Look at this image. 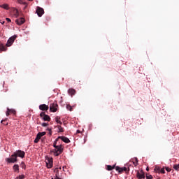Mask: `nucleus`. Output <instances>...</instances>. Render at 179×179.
<instances>
[{"label":"nucleus","instance_id":"f257e3e1","mask_svg":"<svg viewBox=\"0 0 179 179\" xmlns=\"http://www.w3.org/2000/svg\"><path fill=\"white\" fill-rule=\"evenodd\" d=\"M63 152L62 145H59V148H56L50 151V153H53L54 156H59Z\"/></svg>","mask_w":179,"mask_h":179},{"label":"nucleus","instance_id":"f03ea898","mask_svg":"<svg viewBox=\"0 0 179 179\" xmlns=\"http://www.w3.org/2000/svg\"><path fill=\"white\" fill-rule=\"evenodd\" d=\"M6 162H7L8 163H17V157L16 156V154L13 152L10 158L6 159Z\"/></svg>","mask_w":179,"mask_h":179},{"label":"nucleus","instance_id":"7ed1b4c3","mask_svg":"<svg viewBox=\"0 0 179 179\" xmlns=\"http://www.w3.org/2000/svg\"><path fill=\"white\" fill-rule=\"evenodd\" d=\"M17 37V36H16V35H14V36L10 37L7 41L6 46L10 47L12 45V44H13V43H15V40H16Z\"/></svg>","mask_w":179,"mask_h":179},{"label":"nucleus","instance_id":"20e7f679","mask_svg":"<svg viewBox=\"0 0 179 179\" xmlns=\"http://www.w3.org/2000/svg\"><path fill=\"white\" fill-rule=\"evenodd\" d=\"M40 117L43 121H48L50 122L51 121V117H50V115H46L45 112H41L40 113Z\"/></svg>","mask_w":179,"mask_h":179},{"label":"nucleus","instance_id":"39448f33","mask_svg":"<svg viewBox=\"0 0 179 179\" xmlns=\"http://www.w3.org/2000/svg\"><path fill=\"white\" fill-rule=\"evenodd\" d=\"M50 110L52 113H57V110H58V103L54 102L50 105Z\"/></svg>","mask_w":179,"mask_h":179},{"label":"nucleus","instance_id":"423d86ee","mask_svg":"<svg viewBox=\"0 0 179 179\" xmlns=\"http://www.w3.org/2000/svg\"><path fill=\"white\" fill-rule=\"evenodd\" d=\"M45 163H46V167H48V169L52 168L53 160L52 157L50 158L47 157L45 159Z\"/></svg>","mask_w":179,"mask_h":179},{"label":"nucleus","instance_id":"0eeeda50","mask_svg":"<svg viewBox=\"0 0 179 179\" xmlns=\"http://www.w3.org/2000/svg\"><path fill=\"white\" fill-rule=\"evenodd\" d=\"M14 153H15V156H17V157H21V159H24L26 155V152H24V151H22L21 150H18L15 151Z\"/></svg>","mask_w":179,"mask_h":179},{"label":"nucleus","instance_id":"6e6552de","mask_svg":"<svg viewBox=\"0 0 179 179\" xmlns=\"http://www.w3.org/2000/svg\"><path fill=\"white\" fill-rule=\"evenodd\" d=\"M115 170L116 171H118V173L120 174H122V173H124V171L127 172L128 171V169H127V167H120V166H116L115 167Z\"/></svg>","mask_w":179,"mask_h":179},{"label":"nucleus","instance_id":"1a4fd4ad","mask_svg":"<svg viewBox=\"0 0 179 179\" xmlns=\"http://www.w3.org/2000/svg\"><path fill=\"white\" fill-rule=\"evenodd\" d=\"M36 13L39 17H41L44 15V9L41 7H37Z\"/></svg>","mask_w":179,"mask_h":179},{"label":"nucleus","instance_id":"9d476101","mask_svg":"<svg viewBox=\"0 0 179 179\" xmlns=\"http://www.w3.org/2000/svg\"><path fill=\"white\" fill-rule=\"evenodd\" d=\"M136 177L139 179L145 178V172H143V170H141L140 171H138L136 173Z\"/></svg>","mask_w":179,"mask_h":179},{"label":"nucleus","instance_id":"9b49d317","mask_svg":"<svg viewBox=\"0 0 179 179\" xmlns=\"http://www.w3.org/2000/svg\"><path fill=\"white\" fill-rule=\"evenodd\" d=\"M25 22H26V20L23 17H20L15 20V23H17V24H18V26H22V24H23V23H24Z\"/></svg>","mask_w":179,"mask_h":179},{"label":"nucleus","instance_id":"f8f14e48","mask_svg":"<svg viewBox=\"0 0 179 179\" xmlns=\"http://www.w3.org/2000/svg\"><path fill=\"white\" fill-rule=\"evenodd\" d=\"M10 114H16V110H15V109H10L9 108H8L6 115L8 117V115H10Z\"/></svg>","mask_w":179,"mask_h":179},{"label":"nucleus","instance_id":"ddd939ff","mask_svg":"<svg viewBox=\"0 0 179 179\" xmlns=\"http://www.w3.org/2000/svg\"><path fill=\"white\" fill-rule=\"evenodd\" d=\"M48 106L45 104H41L39 106V110H41V111H48Z\"/></svg>","mask_w":179,"mask_h":179},{"label":"nucleus","instance_id":"4468645a","mask_svg":"<svg viewBox=\"0 0 179 179\" xmlns=\"http://www.w3.org/2000/svg\"><path fill=\"white\" fill-rule=\"evenodd\" d=\"M58 139H62V141L63 142H64L65 143H71V140H69V138H68L67 137H65V136H59Z\"/></svg>","mask_w":179,"mask_h":179},{"label":"nucleus","instance_id":"2eb2a0df","mask_svg":"<svg viewBox=\"0 0 179 179\" xmlns=\"http://www.w3.org/2000/svg\"><path fill=\"white\" fill-rule=\"evenodd\" d=\"M68 93L69 94H70L72 97V96H74V94H76V90H75V89H72V88H70L68 90Z\"/></svg>","mask_w":179,"mask_h":179},{"label":"nucleus","instance_id":"dca6fc26","mask_svg":"<svg viewBox=\"0 0 179 179\" xmlns=\"http://www.w3.org/2000/svg\"><path fill=\"white\" fill-rule=\"evenodd\" d=\"M6 50H8V48H6V46L3 45V44L0 43V52L6 51Z\"/></svg>","mask_w":179,"mask_h":179},{"label":"nucleus","instance_id":"f3484780","mask_svg":"<svg viewBox=\"0 0 179 179\" xmlns=\"http://www.w3.org/2000/svg\"><path fill=\"white\" fill-rule=\"evenodd\" d=\"M13 170H14L15 173H19V165L18 164H15L13 166Z\"/></svg>","mask_w":179,"mask_h":179},{"label":"nucleus","instance_id":"a211bd4d","mask_svg":"<svg viewBox=\"0 0 179 179\" xmlns=\"http://www.w3.org/2000/svg\"><path fill=\"white\" fill-rule=\"evenodd\" d=\"M61 117L59 116H57L55 117V122H57V124H59L60 125H62V122H61Z\"/></svg>","mask_w":179,"mask_h":179},{"label":"nucleus","instance_id":"6ab92c4d","mask_svg":"<svg viewBox=\"0 0 179 179\" xmlns=\"http://www.w3.org/2000/svg\"><path fill=\"white\" fill-rule=\"evenodd\" d=\"M45 131H43V132H39L37 135H36V137L39 139H41V137L42 136H44V135H45Z\"/></svg>","mask_w":179,"mask_h":179},{"label":"nucleus","instance_id":"aec40b11","mask_svg":"<svg viewBox=\"0 0 179 179\" xmlns=\"http://www.w3.org/2000/svg\"><path fill=\"white\" fill-rule=\"evenodd\" d=\"M114 169H115V165H107L106 170H108V171H111V170H114Z\"/></svg>","mask_w":179,"mask_h":179},{"label":"nucleus","instance_id":"412c9836","mask_svg":"<svg viewBox=\"0 0 179 179\" xmlns=\"http://www.w3.org/2000/svg\"><path fill=\"white\" fill-rule=\"evenodd\" d=\"M0 6L3 8V9H6V10L9 9V5L8 4H2Z\"/></svg>","mask_w":179,"mask_h":179},{"label":"nucleus","instance_id":"4be33fe9","mask_svg":"<svg viewBox=\"0 0 179 179\" xmlns=\"http://www.w3.org/2000/svg\"><path fill=\"white\" fill-rule=\"evenodd\" d=\"M57 127L59 129L58 132H64V127H61V125H57Z\"/></svg>","mask_w":179,"mask_h":179},{"label":"nucleus","instance_id":"5701e85b","mask_svg":"<svg viewBox=\"0 0 179 179\" xmlns=\"http://www.w3.org/2000/svg\"><path fill=\"white\" fill-rule=\"evenodd\" d=\"M57 142H58V138L53 143V148H59V145H57Z\"/></svg>","mask_w":179,"mask_h":179},{"label":"nucleus","instance_id":"b1692460","mask_svg":"<svg viewBox=\"0 0 179 179\" xmlns=\"http://www.w3.org/2000/svg\"><path fill=\"white\" fill-rule=\"evenodd\" d=\"M15 17H19V10H14Z\"/></svg>","mask_w":179,"mask_h":179},{"label":"nucleus","instance_id":"393cba45","mask_svg":"<svg viewBox=\"0 0 179 179\" xmlns=\"http://www.w3.org/2000/svg\"><path fill=\"white\" fill-rule=\"evenodd\" d=\"M22 169H24V170H26V164H24V162H21V164H20Z\"/></svg>","mask_w":179,"mask_h":179},{"label":"nucleus","instance_id":"a878e982","mask_svg":"<svg viewBox=\"0 0 179 179\" xmlns=\"http://www.w3.org/2000/svg\"><path fill=\"white\" fill-rule=\"evenodd\" d=\"M59 168H56L55 170H54V172L56 173V176H59Z\"/></svg>","mask_w":179,"mask_h":179},{"label":"nucleus","instance_id":"bb28decb","mask_svg":"<svg viewBox=\"0 0 179 179\" xmlns=\"http://www.w3.org/2000/svg\"><path fill=\"white\" fill-rule=\"evenodd\" d=\"M66 108L68 110H69V111H72V110H73L72 106H71L70 105H67L66 106Z\"/></svg>","mask_w":179,"mask_h":179},{"label":"nucleus","instance_id":"cd10ccee","mask_svg":"<svg viewBox=\"0 0 179 179\" xmlns=\"http://www.w3.org/2000/svg\"><path fill=\"white\" fill-rule=\"evenodd\" d=\"M39 141H40V138H38V137L36 136V138L34 140V143H38Z\"/></svg>","mask_w":179,"mask_h":179},{"label":"nucleus","instance_id":"c85d7f7f","mask_svg":"<svg viewBox=\"0 0 179 179\" xmlns=\"http://www.w3.org/2000/svg\"><path fill=\"white\" fill-rule=\"evenodd\" d=\"M173 169H174L175 170H178V169H179V164H175V165H173Z\"/></svg>","mask_w":179,"mask_h":179},{"label":"nucleus","instance_id":"c756f323","mask_svg":"<svg viewBox=\"0 0 179 179\" xmlns=\"http://www.w3.org/2000/svg\"><path fill=\"white\" fill-rule=\"evenodd\" d=\"M159 171H160V173H162V174H165L166 173V171H164V169H163V168L161 169Z\"/></svg>","mask_w":179,"mask_h":179},{"label":"nucleus","instance_id":"7c9ffc66","mask_svg":"<svg viewBox=\"0 0 179 179\" xmlns=\"http://www.w3.org/2000/svg\"><path fill=\"white\" fill-rule=\"evenodd\" d=\"M155 171H156V173H159L160 171V168H155Z\"/></svg>","mask_w":179,"mask_h":179},{"label":"nucleus","instance_id":"2f4dec72","mask_svg":"<svg viewBox=\"0 0 179 179\" xmlns=\"http://www.w3.org/2000/svg\"><path fill=\"white\" fill-rule=\"evenodd\" d=\"M42 127H48V123H42Z\"/></svg>","mask_w":179,"mask_h":179},{"label":"nucleus","instance_id":"473e14b6","mask_svg":"<svg viewBox=\"0 0 179 179\" xmlns=\"http://www.w3.org/2000/svg\"><path fill=\"white\" fill-rule=\"evenodd\" d=\"M6 20L8 22V23H10V22H12L10 18H6Z\"/></svg>","mask_w":179,"mask_h":179},{"label":"nucleus","instance_id":"72a5a7b5","mask_svg":"<svg viewBox=\"0 0 179 179\" xmlns=\"http://www.w3.org/2000/svg\"><path fill=\"white\" fill-rule=\"evenodd\" d=\"M0 23L1 24H5V21L2 20H0Z\"/></svg>","mask_w":179,"mask_h":179},{"label":"nucleus","instance_id":"f704fd0d","mask_svg":"<svg viewBox=\"0 0 179 179\" xmlns=\"http://www.w3.org/2000/svg\"><path fill=\"white\" fill-rule=\"evenodd\" d=\"M147 179H152L153 177L152 176H149L146 177Z\"/></svg>","mask_w":179,"mask_h":179},{"label":"nucleus","instance_id":"c9c22d12","mask_svg":"<svg viewBox=\"0 0 179 179\" xmlns=\"http://www.w3.org/2000/svg\"><path fill=\"white\" fill-rule=\"evenodd\" d=\"M166 171H168V172L171 171V169L170 168H166Z\"/></svg>","mask_w":179,"mask_h":179},{"label":"nucleus","instance_id":"e433bc0d","mask_svg":"<svg viewBox=\"0 0 179 179\" xmlns=\"http://www.w3.org/2000/svg\"><path fill=\"white\" fill-rule=\"evenodd\" d=\"M82 133V131H80V130H77V131H76V134H81Z\"/></svg>","mask_w":179,"mask_h":179},{"label":"nucleus","instance_id":"4c0bfd02","mask_svg":"<svg viewBox=\"0 0 179 179\" xmlns=\"http://www.w3.org/2000/svg\"><path fill=\"white\" fill-rule=\"evenodd\" d=\"M55 179H62V178L58 177V176H56V177L55 178Z\"/></svg>","mask_w":179,"mask_h":179},{"label":"nucleus","instance_id":"58836bf2","mask_svg":"<svg viewBox=\"0 0 179 179\" xmlns=\"http://www.w3.org/2000/svg\"><path fill=\"white\" fill-rule=\"evenodd\" d=\"M49 135L51 136V135H52V131H49Z\"/></svg>","mask_w":179,"mask_h":179},{"label":"nucleus","instance_id":"ea45409f","mask_svg":"<svg viewBox=\"0 0 179 179\" xmlns=\"http://www.w3.org/2000/svg\"><path fill=\"white\" fill-rule=\"evenodd\" d=\"M5 121H6V120H1V123L3 124V122H5Z\"/></svg>","mask_w":179,"mask_h":179},{"label":"nucleus","instance_id":"a19ab883","mask_svg":"<svg viewBox=\"0 0 179 179\" xmlns=\"http://www.w3.org/2000/svg\"><path fill=\"white\" fill-rule=\"evenodd\" d=\"M18 1V2H19V3H22V0H17Z\"/></svg>","mask_w":179,"mask_h":179},{"label":"nucleus","instance_id":"79ce46f5","mask_svg":"<svg viewBox=\"0 0 179 179\" xmlns=\"http://www.w3.org/2000/svg\"><path fill=\"white\" fill-rule=\"evenodd\" d=\"M146 171H149V167H147V168H146Z\"/></svg>","mask_w":179,"mask_h":179},{"label":"nucleus","instance_id":"37998d69","mask_svg":"<svg viewBox=\"0 0 179 179\" xmlns=\"http://www.w3.org/2000/svg\"><path fill=\"white\" fill-rule=\"evenodd\" d=\"M3 125H8V123H3Z\"/></svg>","mask_w":179,"mask_h":179},{"label":"nucleus","instance_id":"c03bdc74","mask_svg":"<svg viewBox=\"0 0 179 179\" xmlns=\"http://www.w3.org/2000/svg\"><path fill=\"white\" fill-rule=\"evenodd\" d=\"M48 131H49V132L51 131V129H48Z\"/></svg>","mask_w":179,"mask_h":179},{"label":"nucleus","instance_id":"a18cd8bd","mask_svg":"<svg viewBox=\"0 0 179 179\" xmlns=\"http://www.w3.org/2000/svg\"><path fill=\"white\" fill-rule=\"evenodd\" d=\"M136 163H138V158H136Z\"/></svg>","mask_w":179,"mask_h":179},{"label":"nucleus","instance_id":"49530a36","mask_svg":"<svg viewBox=\"0 0 179 179\" xmlns=\"http://www.w3.org/2000/svg\"><path fill=\"white\" fill-rule=\"evenodd\" d=\"M65 169V166H63V170Z\"/></svg>","mask_w":179,"mask_h":179},{"label":"nucleus","instance_id":"de8ad7c7","mask_svg":"<svg viewBox=\"0 0 179 179\" xmlns=\"http://www.w3.org/2000/svg\"><path fill=\"white\" fill-rule=\"evenodd\" d=\"M59 170H61V168H59Z\"/></svg>","mask_w":179,"mask_h":179},{"label":"nucleus","instance_id":"09e8293b","mask_svg":"<svg viewBox=\"0 0 179 179\" xmlns=\"http://www.w3.org/2000/svg\"><path fill=\"white\" fill-rule=\"evenodd\" d=\"M52 179H54V178H52Z\"/></svg>","mask_w":179,"mask_h":179}]
</instances>
